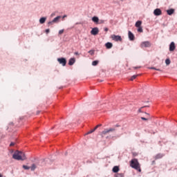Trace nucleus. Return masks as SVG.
Returning a JSON list of instances; mask_svg holds the SVG:
<instances>
[{"mask_svg":"<svg viewBox=\"0 0 177 177\" xmlns=\"http://www.w3.org/2000/svg\"><path fill=\"white\" fill-rule=\"evenodd\" d=\"M122 2H124V0H120Z\"/></svg>","mask_w":177,"mask_h":177,"instance_id":"obj_44","label":"nucleus"},{"mask_svg":"<svg viewBox=\"0 0 177 177\" xmlns=\"http://www.w3.org/2000/svg\"><path fill=\"white\" fill-rule=\"evenodd\" d=\"M88 53H90L91 55H93L95 54V51L91 50L88 51Z\"/></svg>","mask_w":177,"mask_h":177,"instance_id":"obj_29","label":"nucleus"},{"mask_svg":"<svg viewBox=\"0 0 177 177\" xmlns=\"http://www.w3.org/2000/svg\"><path fill=\"white\" fill-rule=\"evenodd\" d=\"M133 156H138V153H133Z\"/></svg>","mask_w":177,"mask_h":177,"instance_id":"obj_37","label":"nucleus"},{"mask_svg":"<svg viewBox=\"0 0 177 177\" xmlns=\"http://www.w3.org/2000/svg\"><path fill=\"white\" fill-rule=\"evenodd\" d=\"M60 19H62V17L57 16V17L54 18L53 21L48 22V26H52L53 23H59Z\"/></svg>","mask_w":177,"mask_h":177,"instance_id":"obj_5","label":"nucleus"},{"mask_svg":"<svg viewBox=\"0 0 177 177\" xmlns=\"http://www.w3.org/2000/svg\"><path fill=\"white\" fill-rule=\"evenodd\" d=\"M134 70H136V68H140V66H138V67H133Z\"/></svg>","mask_w":177,"mask_h":177,"instance_id":"obj_34","label":"nucleus"},{"mask_svg":"<svg viewBox=\"0 0 177 177\" xmlns=\"http://www.w3.org/2000/svg\"><path fill=\"white\" fill-rule=\"evenodd\" d=\"M23 169H30V167H28V166H27V165H23Z\"/></svg>","mask_w":177,"mask_h":177,"instance_id":"obj_27","label":"nucleus"},{"mask_svg":"<svg viewBox=\"0 0 177 177\" xmlns=\"http://www.w3.org/2000/svg\"><path fill=\"white\" fill-rule=\"evenodd\" d=\"M110 132H115V128H109L104 129V131L101 132L102 138H104V136H106V135H109Z\"/></svg>","mask_w":177,"mask_h":177,"instance_id":"obj_3","label":"nucleus"},{"mask_svg":"<svg viewBox=\"0 0 177 177\" xmlns=\"http://www.w3.org/2000/svg\"><path fill=\"white\" fill-rule=\"evenodd\" d=\"M138 113H142V109H140L138 110Z\"/></svg>","mask_w":177,"mask_h":177,"instance_id":"obj_35","label":"nucleus"},{"mask_svg":"<svg viewBox=\"0 0 177 177\" xmlns=\"http://www.w3.org/2000/svg\"><path fill=\"white\" fill-rule=\"evenodd\" d=\"M120 175V176H121V177H124V174H119Z\"/></svg>","mask_w":177,"mask_h":177,"instance_id":"obj_38","label":"nucleus"},{"mask_svg":"<svg viewBox=\"0 0 177 177\" xmlns=\"http://www.w3.org/2000/svg\"><path fill=\"white\" fill-rule=\"evenodd\" d=\"M138 32H143V28H142V27H138Z\"/></svg>","mask_w":177,"mask_h":177,"instance_id":"obj_25","label":"nucleus"},{"mask_svg":"<svg viewBox=\"0 0 177 177\" xmlns=\"http://www.w3.org/2000/svg\"><path fill=\"white\" fill-rule=\"evenodd\" d=\"M174 12H175V10L172 8L167 10V15H169V16L174 15Z\"/></svg>","mask_w":177,"mask_h":177,"instance_id":"obj_13","label":"nucleus"},{"mask_svg":"<svg viewBox=\"0 0 177 177\" xmlns=\"http://www.w3.org/2000/svg\"><path fill=\"white\" fill-rule=\"evenodd\" d=\"M10 146H15V142H11V143L10 144Z\"/></svg>","mask_w":177,"mask_h":177,"instance_id":"obj_33","label":"nucleus"},{"mask_svg":"<svg viewBox=\"0 0 177 177\" xmlns=\"http://www.w3.org/2000/svg\"><path fill=\"white\" fill-rule=\"evenodd\" d=\"M153 15L155 16H161V15H162V11H161V9L160 8H156L153 11Z\"/></svg>","mask_w":177,"mask_h":177,"instance_id":"obj_8","label":"nucleus"},{"mask_svg":"<svg viewBox=\"0 0 177 177\" xmlns=\"http://www.w3.org/2000/svg\"><path fill=\"white\" fill-rule=\"evenodd\" d=\"M91 34L92 35H97L99 34V28H93L91 31Z\"/></svg>","mask_w":177,"mask_h":177,"instance_id":"obj_9","label":"nucleus"},{"mask_svg":"<svg viewBox=\"0 0 177 177\" xmlns=\"http://www.w3.org/2000/svg\"><path fill=\"white\" fill-rule=\"evenodd\" d=\"M46 21V17H41L39 19L40 24H44V23H45Z\"/></svg>","mask_w":177,"mask_h":177,"instance_id":"obj_18","label":"nucleus"},{"mask_svg":"<svg viewBox=\"0 0 177 177\" xmlns=\"http://www.w3.org/2000/svg\"><path fill=\"white\" fill-rule=\"evenodd\" d=\"M145 114H147V115H148V117L150 115L149 113H145Z\"/></svg>","mask_w":177,"mask_h":177,"instance_id":"obj_40","label":"nucleus"},{"mask_svg":"<svg viewBox=\"0 0 177 177\" xmlns=\"http://www.w3.org/2000/svg\"><path fill=\"white\" fill-rule=\"evenodd\" d=\"M0 177H3L2 174H0Z\"/></svg>","mask_w":177,"mask_h":177,"instance_id":"obj_43","label":"nucleus"},{"mask_svg":"<svg viewBox=\"0 0 177 177\" xmlns=\"http://www.w3.org/2000/svg\"><path fill=\"white\" fill-rule=\"evenodd\" d=\"M106 49H111L113 48V43L107 42L105 44Z\"/></svg>","mask_w":177,"mask_h":177,"instance_id":"obj_14","label":"nucleus"},{"mask_svg":"<svg viewBox=\"0 0 177 177\" xmlns=\"http://www.w3.org/2000/svg\"><path fill=\"white\" fill-rule=\"evenodd\" d=\"M51 16H54V14H52Z\"/></svg>","mask_w":177,"mask_h":177,"instance_id":"obj_45","label":"nucleus"},{"mask_svg":"<svg viewBox=\"0 0 177 177\" xmlns=\"http://www.w3.org/2000/svg\"><path fill=\"white\" fill-rule=\"evenodd\" d=\"M165 64H167V66H169V64H171V60L169 59H167L165 60Z\"/></svg>","mask_w":177,"mask_h":177,"instance_id":"obj_23","label":"nucleus"},{"mask_svg":"<svg viewBox=\"0 0 177 177\" xmlns=\"http://www.w3.org/2000/svg\"><path fill=\"white\" fill-rule=\"evenodd\" d=\"M50 32V30H49V29H46V34H49Z\"/></svg>","mask_w":177,"mask_h":177,"instance_id":"obj_31","label":"nucleus"},{"mask_svg":"<svg viewBox=\"0 0 177 177\" xmlns=\"http://www.w3.org/2000/svg\"><path fill=\"white\" fill-rule=\"evenodd\" d=\"M130 167L134 169H136V171H138V172H142V169H140V164L136 158H133L130 161Z\"/></svg>","mask_w":177,"mask_h":177,"instance_id":"obj_2","label":"nucleus"},{"mask_svg":"<svg viewBox=\"0 0 177 177\" xmlns=\"http://www.w3.org/2000/svg\"><path fill=\"white\" fill-rule=\"evenodd\" d=\"M99 127H102V124H97V126H95V127L93 129L87 132L86 135H90V133H93V132H95V131H96V129H97Z\"/></svg>","mask_w":177,"mask_h":177,"instance_id":"obj_11","label":"nucleus"},{"mask_svg":"<svg viewBox=\"0 0 177 177\" xmlns=\"http://www.w3.org/2000/svg\"><path fill=\"white\" fill-rule=\"evenodd\" d=\"M140 26H142V21H138L136 23V27L139 28V27H140Z\"/></svg>","mask_w":177,"mask_h":177,"instance_id":"obj_20","label":"nucleus"},{"mask_svg":"<svg viewBox=\"0 0 177 177\" xmlns=\"http://www.w3.org/2000/svg\"><path fill=\"white\" fill-rule=\"evenodd\" d=\"M101 23H104V21H101Z\"/></svg>","mask_w":177,"mask_h":177,"instance_id":"obj_42","label":"nucleus"},{"mask_svg":"<svg viewBox=\"0 0 177 177\" xmlns=\"http://www.w3.org/2000/svg\"><path fill=\"white\" fill-rule=\"evenodd\" d=\"M66 17H67V15H64V16L62 17V19H64V18H66Z\"/></svg>","mask_w":177,"mask_h":177,"instance_id":"obj_36","label":"nucleus"},{"mask_svg":"<svg viewBox=\"0 0 177 177\" xmlns=\"http://www.w3.org/2000/svg\"><path fill=\"white\" fill-rule=\"evenodd\" d=\"M36 168H37V165H35V164H32V166L30 167L31 171H35Z\"/></svg>","mask_w":177,"mask_h":177,"instance_id":"obj_21","label":"nucleus"},{"mask_svg":"<svg viewBox=\"0 0 177 177\" xmlns=\"http://www.w3.org/2000/svg\"><path fill=\"white\" fill-rule=\"evenodd\" d=\"M111 38L115 42H122V37L120 35H111Z\"/></svg>","mask_w":177,"mask_h":177,"instance_id":"obj_4","label":"nucleus"},{"mask_svg":"<svg viewBox=\"0 0 177 177\" xmlns=\"http://www.w3.org/2000/svg\"><path fill=\"white\" fill-rule=\"evenodd\" d=\"M104 31H106V32H107V31H109V28H104Z\"/></svg>","mask_w":177,"mask_h":177,"instance_id":"obj_32","label":"nucleus"},{"mask_svg":"<svg viewBox=\"0 0 177 177\" xmlns=\"http://www.w3.org/2000/svg\"><path fill=\"white\" fill-rule=\"evenodd\" d=\"M75 63V58H71L68 62L69 66H73Z\"/></svg>","mask_w":177,"mask_h":177,"instance_id":"obj_15","label":"nucleus"},{"mask_svg":"<svg viewBox=\"0 0 177 177\" xmlns=\"http://www.w3.org/2000/svg\"><path fill=\"white\" fill-rule=\"evenodd\" d=\"M75 55H78V52H75Z\"/></svg>","mask_w":177,"mask_h":177,"instance_id":"obj_41","label":"nucleus"},{"mask_svg":"<svg viewBox=\"0 0 177 177\" xmlns=\"http://www.w3.org/2000/svg\"><path fill=\"white\" fill-rule=\"evenodd\" d=\"M141 120H143L144 121H147L148 120H150V117H149V118L141 117Z\"/></svg>","mask_w":177,"mask_h":177,"instance_id":"obj_26","label":"nucleus"},{"mask_svg":"<svg viewBox=\"0 0 177 177\" xmlns=\"http://www.w3.org/2000/svg\"><path fill=\"white\" fill-rule=\"evenodd\" d=\"M115 127H116V128H118L120 127V125L116 124Z\"/></svg>","mask_w":177,"mask_h":177,"instance_id":"obj_39","label":"nucleus"},{"mask_svg":"<svg viewBox=\"0 0 177 177\" xmlns=\"http://www.w3.org/2000/svg\"><path fill=\"white\" fill-rule=\"evenodd\" d=\"M141 48H150L151 43L150 41H143L140 44Z\"/></svg>","mask_w":177,"mask_h":177,"instance_id":"obj_6","label":"nucleus"},{"mask_svg":"<svg viewBox=\"0 0 177 177\" xmlns=\"http://www.w3.org/2000/svg\"><path fill=\"white\" fill-rule=\"evenodd\" d=\"M92 20L94 23H99V17H93Z\"/></svg>","mask_w":177,"mask_h":177,"instance_id":"obj_19","label":"nucleus"},{"mask_svg":"<svg viewBox=\"0 0 177 177\" xmlns=\"http://www.w3.org/2000/svg\"><path fill=\"white\" fill-rule=\"evenodd\" d=\"M176 46H175V43L172 41L169 45V50L170 52H174L176 49Z\"/></svg>","mask_w":177,"mask_h":177,"instance_id":"obj_10","label":"nucleus"},{"mask_svg":"<svg viewBox=\"0 0 177 177\" xmlns=\"http://www.w3.org/2000/svg\"><path fill=\"white\" fill-rule=\"evenodd\" d=\"M164 156V154L162 153H158L156 156H155V160H159L160 158H162Z\"/></svg>","mask_w":177,"mask_h":177,"instance_id":"obj_16","label":"nucleus"},{"mask_svg":"<svg viewBox=\"0 0 177 177\" xmlns=\"http://www.w3.org/2000/svg\"><path fill=\"white\" fill-rule=\"evenodd\" d=\"M99 64V61L95 60L92 62V66H97Z\"/></svg>","mask_w":177,"mask_h":177,"instance_id":"obj_22","label":"nucleus"},{"mask_svg":"<svg viewBox=\"0 0 177 177\" xmlns=\"http://www.w3.org/2000/svg\"><path fill=\"white\" fill-rule=\"evenodd\" d=\"M57 62L59 63V64H62V66H66L67 64V60L66 58L62 57V58H58Z\"/></svg>","mask_w":177,"mask_h":177,"instance_id":"obj_7","label":"nucleus"},{"mask_svg":"<svg viewBox=\"0 0 177 177\" xmlns=\"http://www.w3.org/2000/svg\"><path fill=\"white\" fill-rule=\"evenodd\" d=\"M112 171L115 174H117V172H118V171H120V167H118V166H115V167H113Z\"/></svg>","mask_w":177,"mask_h":177,"instance_id":"obj_17","label":"nucleus"},{"mask_svg":"<svg viewBox=\"0 0 177 177\" xmlns=\"http://www.w3.org/2000/svg\"><path fill=\"white\" fill-rule=\"evenodd\" d=\"M128 35L130 41H135V35H133L132 32L129 31Z\"/></svg>","mask_w":177,"mask_h":177,"instance_id":"obj_12","label":"nucleus"},{"mask_svg":"<svg viewBox=\"0 0 177 177\" xmlns=\"http://www.w3.org/2000/svg\"><path fill=\"white\" fill-rule=\"evenodd\" d=\"M138 75H133L131 79H130V81H133V80H136V77H138Z\"/></svg>","mask_w":177,"mask_h":177,"instance_id":"obj_24","label":"nucleus"},{"mask_svg":"<svg viewBox=\"0 0 177 177\" xmlns=\"http://www.w3.org/2000/svg\"><path fill=\"white\" fill-rule=\"evenodd\" d=\"M151 68V70H156V71H161V70H160V69H158V68H154V67H151V68Z\"/></svg>","mask_w":177,"mask_h":177,"instance_id":"obj_28","label":"nucleus"},{"mask_svg":"<svg viewBox=\"0 0 177 177\" xmlns=\"http://www.w3.org/2000/svg\"><path fill=\"white\" fill-rule=\"evenodd\" d=\"M63 32H64V29L60 30L59 31V35H62V34H63Z\"/></svg>","mask_w":177,"mask_h":177,"instance_id":"obj_30","label":"nucleus"},{"mask_svg":"<svg viewBox=\"0 0 177 177\" xmlns=\"http://www.w3.org/2000/svg\"><path fill=\"white\" fill-rule=\"evenodd\" d=\"M12 158H14V160H17L18 161H24V160H27L26 153L20 151H16L12 155Z\"/></svg>","mask_w":177,"mask_h":177,"instance_id":"obj_1","label":"nucleus"}]
</instances>
